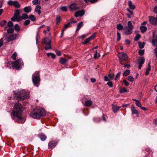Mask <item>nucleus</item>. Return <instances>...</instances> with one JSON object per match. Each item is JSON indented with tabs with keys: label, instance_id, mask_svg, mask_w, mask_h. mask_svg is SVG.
Returning a JSON list of instances; mask_svg holds the SVG:
<instances>
[{
	"label": "nucleus",
	"instance_id": "nucleus-23",
	"mask_svg": "<svg viewBox=\"0 0 157 157\" xmlns=\"http://www.w3.org/2000/svg\"><path fill=\"white\" fill-rule=\"evenodd\" d=\"M128 4L129 7L131 9L134 10L135 9V6L132 4V2L131 1H128Z\"/></svg>",
	"mask_w": 157,
	"mask_h": 157
},
{
	"label": "nucleus",
	"instance_id": "nucleus-41",
	"mask_svg": "<svg viewBox=\"0 0 157 157\" xmlns=\"http://www.w3.org/2000/svg\"><path fill=\"white\" fill-rule=\"evenodd\" d=\"M13 23L11 21H9L8 22L7 26L9 28L12 27L13 26Z\"/></svg>",
	"mask_w": 157,
	"mask_h": 157
},
{
	"label": "nucleus",
	"instance_id": "nucleus-31",
	"mask_svg": "<svg viewBox=\"0 0 157 157\" xmlns=\"http://www.w3.org/2000/svg\"><path fill=\"white\" fill-rule=\"evenodd\" d=\"M133 100L136 101V104L137 106L140 107H141V104L138 100L135 99H133Z\"/></svg>",
	"mask_w": 157,
	"mask_h": 157
},
{
	"label": "nucleus",
	"instance_id": "nucleus-24",
	"mask_svg": "<svg viewBox=\"0 0 157 157\" xmlns=\"http://www.w3.org/2000/svg\"><path fill=\"white\" fill-rule=\"evenodd\" d=\"M121 108V107L117 106L116 105H114L113 107V109L114 112L115 113L117 112Z\"/></svg>",
	"mask_w": 157,
	"mask_h": 157
},
{
	"label": "nucleus",
	"instance_id": "nucleus-58",
	"mask_svg": "<svg viewBox=\"0 0 157 157\" xmlns=\"http://www.w3.org/2000/svg\"><path fill=\"white\" fill-rule=\"evenodd\" d=\"M90 39H89V38H88L86 39L84 42L82 43L84 44H86V43H88L90 40Z\"/></svg>",
	"mask_w": 157,
	"mask_h": 157
},
{
	"label": "nucleus",
	"instance_id": "nucleus-5",
	"mask_svg": "<svg viewBox=\"0 0 157 157\" xmlns=\"http://www.w3.org/2000/svg\"><path fill=\"white\" fill-rule=\"evenodd\" d=\"M23 65V63L21 59H19L13 63L12 67L17 70H19Z\"/></svg>",
	"mask_w": 157,
	"mask_h": 157
},
{
	"label": "nucleus",
	"instance_id": "nucleus-49",
	"mask_svg": "<svg viewBox=\"0 0 157 157\" xmlns=\"http://www.w3.org/2000/svg\"><path fill=\"white\" fill-rule=\"evenodd\" d=\"M107 85L109 86L110 87H112L113 86V83L111 81H110L108 82L107 83Z\"/></svg>",
	"mask_w": 157,
	"mask_h": 157
},
{
	"label": "nucleus",
	"instance_id": "nucleus-21",
	"mask_svg": "<svg viewBox=\"0 0 157 157\" xmlns=\"http://www.w3.org/2000/svg\"><path fill=\"white\" fill-rule=\"evenodd\" d=\"M7 27L5 26V29L6 30H7V32L8 33H13L14 32V29L12 27L9 28V29H7Z\"/></svg>",
	"mask_w": 157,
	"mask_h": 157
},
{
	"label": "nucleus",
	"instance_id": "nucleus-61",
	"mask_svg": "<svg viewBox=\"0 0 157 157\" xmlns=\"http://www.w3.org/2000/svg\"><path fill=\"white\" fill-rule=\"evenodd\" d=\"M154 52L155 56L157 58V47H156L154 50Z\"/></svg>",
	"mask_w": 157,
	"mask_h": 157
},
{
	"label": "nucleus",
	"instance_id": "nucleus-11",
	"mask_svg": "<svg viewBox=\"0 0 157 157\" xmlns=\"http://www.w3.org/2000/svg\"><path fill=\"white\" fill-rule=\"evenodd\" d=\"M19 35L17 34H13L9 36L7 40V41L10 42L11 41L16 39L18 37Z\"/></svg>",
	"mask_w": 157,
	"mask_h": 157
},
{
	"label": "nucleus",
	"instance_id": "nucleus-35",
	"mask_svg": "<svg viewBox=\"0 0 157 157\" xmlns=\"http://www.w3.org/2000/svg\"><path fill=\"white\" fill-rule=\"evenodd\" d=\"M14 29H15L17 31H19L20 30V28L18 24H16L14 26Z\"/></svg>",
	"mask_w": 157,
	"mask_h": 157
},
{
	"label": "nucleus",
	"instance_id": "nucleus-36",
	"mask_svg": "<svg viewBox=\"0 0 157 157\" xmlns=\"http://www.w3.org/2000/svg\"><path fill=\"white\" fill-rule=\"evenodd\" d=\"M6 21L5 20H3L0 22V25L1 27L4 26L6 23Z\"/></svg>",
	"mask_w": 157,
	"mask_h": 157
},
{
	"label": "nucleus",
	"instance_id": "nucleus-57",
	"mask_svg": "<svg viewBox=\"0 0 157 157\" xmlns=\"http://www.w3.org/2000/svg\"><path fill=\"white\" fill-rule=\"evenodd\" d=\"M96 36H95V33H94L93 34H92L91 36H90V37L89 38L90 39V40H92L94 38H95Z\"/></svg>",
	"mask_w": 157,
	"mask_h": 157
},
{
	"label": "nucleus",
	"instance_id": "nucleus-13",
	"mask_svg": "<svg viewBox=\"0 0 157 157\" xmlns=\"http://www.w3.org/2000/svg\"><path fill=\"white\" fill-rule=\"evenodd\" d=\"M20 12L19 10H17L15 11L13 17L11 18V20L13 21H17V18L19 15Z\"/></svg>",
	"mask_w": 157,
	"mask_h": 157
},
{
	"label": "nucleus",
	"instance_id": "nucleus-45",
	"mask_svg": "<svg viewBox=\"0 0 157 157\" xmlns=\"http://www.w3.org/2000/svg\"><path fill=\"white\" fill-rule=\"evenodd\" d=\"M14 2L15 1L9 0L8 2V4L10 6H13V3H14Z\"/></svg>",
	"mask_w": 157,
	"mask_h": 157
},
{
	"label": "nucleus",
	"instance_id": "nucleus-1",
	"mask_svg": "<svg viewBox=\"0 0 157 157\" xmlns=\"http://www.w3.org/2000/svg\"><path fill=\"white\" fill-rule=\"evenodd\" d=\"M23 111V107L19 103H16L14 105L13 110V115L16 118L17 122L23 123L25 121V118L21 116Z\"/></svg>",
	"mask_w": 157,
	"mask_h": 157
},
{
	"label": "nucleus",
	"instance_id": "nucleus-7",
	"mask_svg": "<svg viewBox=\"0 0 157 157\" xmlns=\"http://www.w3.org/2000/svg\"><path fill=\"white\" fill-rule=\"evenodd\" d=\"M118 56L119 58V61L121 63L122 60H126L128 58L127 54L123 52H121L119 54Z\"/></svg>",
	"mask_w": 157,
	"mask_h": 157
},
{
	"label": "nucleus",
	"instance_id": "nucleus-64",
	"mask_svg": "<svg viewBox=\"0 0 157 157\" xmlns=\"http://www.w3.org/2000/svg\"><path fill=\"white\" fill-rule=\"evenodd\" d=\"M154 11L155 13L157 14V6L154 8Z\"/></svg>",
	"mask_w": 157,
	"mask_h": 157
},
{
	"label": "nucleus",
	"instance_id": "nucleus-39",
	"mask_svg": "<svg viewBox=\"0 0 157 157\" xmlns=\"http://www.w3.org/2000/svg\"><path fill=\"white\" fill-rule=\"evenodd\" d=\"M28 18V16L27 14L26 13H24L22 14V18L23 19H25Z\"/></svg>",
	"mask_w": 157,
	"mask_h": 157
},
{
	"label": "nucleus",
	"instance_id": "nucleus-22",
	"mask_svg": "<svg viewBox=\"0 0 157 157\" xmlns=\"http://www.w3.org/2000/svg\"><path fill=\"white\" fill-rule=\"evenodd\" d=\"M40 140L42 141L45 140L47 138L45 134L42 133L40 134Z\"/></svg>",
	"mask_w": 157,
	"mask_h": 157
},
{
	"label": "nucleus",
	"instance_id": "nucleus-33",
	"mask_svg": "<svg viewBox=\"0 0 157 157\" xmlns=\"http://www.w3.org/2000/svg\"><path fill=\"white\" fill-rule=\"evenodd\" d=\"M127 92V90L124 88H121L120 90V92L121 93H124Z\"/></svg>",
	"mask_w": 157,
	"mask_h": 157
},
{
	"label": "nucleus",
	"instance_id": "nucleus-10",
	"mask_svg": "<svg viewBox=\"0 0 157 157\" xmlns=\"http://www.w3.org/2000/svg\"><path fill=\"white\" fill-rule=\"evenodd\" d=\"M155 32L154 31L153 33V38L151 43L153 46L157 47V34L156 36H155Z\"/></svg>",
	"mask_w": 157,
	"mask_h": 157
},
{
	"label": "nucleus",
	"instance_id": "nucleus-47",
	"mask_svg": "<svg viewBox=\"0 0 157 157\" xmlns=\"http://www.w3.org/2000/svg\"><path fill=\"white\" fill-rule=\"evenodd\" d=\"M128 80L129 81L132 82L134 81V78L132 76H129L128 77Z\"/></svg>",
	"mask_w": 157,
	"mask_h": 157
},
{
	"label": "nucleus",
	"instance_id": "nucleus-54",
	"mask_svg": "<svg viewBox=\"0 0 157 157\" xmlns=\"http://www.w3.org/2000/svg\"><path fill=\"white\" fill-rule=\"evenodd\" d=\"M139 54L141 56L144 55V50H140L138 52Z\"/></svg>",
	"mask_w": 157,
	"mask_h": 157
},
{
	"label": "nucleus",
	"instance_id": "nucleus-40",
	"mask_svg": "<svg viewBox=\"0 0 157 157\" xmlns=\"http://www.w3.org/2000/svg\"><path fill=\"white\" fill-rule=\"evenodd\" d=\"M61 10L63 11H66L67 10V8L66 6H63L61 7Z\"/></svg>",
	"mask_w": 157,
	"mask_h": 157
},
{
	"label": "nucleus",
	"instance_id": "nucleus-37",
	"mask_svg": "<svg viewBox=\"0 0 157 157\" xmlns=\"http://www.w3.org/2000/svg\"><path fill=\"white\" fill-rule=\"evenodd\" d=\"M114 74L109 73L108 75V76L111 80H113L114 78Z\"/></svg>",
	"mask_w": 157,
	"mask_h": 157
},
{
	"label": "nucleus",
	"instance_id": "nucleus-26",
	"mask_svg": "<svg viewBox=\"0 0 157 157\" xmlns=\"http://www.w3.org/2000/svg\"><path fill=\"white\" fill-rule=\"evenodd\" d=\"M147 27L144 26H141L140 27V29L143 33H144L147 30Z\"/></svg>",
	"mask_w": 157,
	"mask_h": 157
},
{
	"label": "nucleus",
	"instance_id": "nucleus-43",
	"mask_svg": "<svg viewBox=\"0 0 157 157\" xmlns=\"http://www.w3.org/2000/svg\"><path fill=\"white\" fill-rule=\"evenodd\" d=\"M100 56L99 54H98L97 52H96L95 54L94 55V58L95 59H98Z\"/></svg>",
	"mask_w": 157,
	"mask_h": 157
},
{
	"label": "nucleus",
	"instance_id": "nucleus-20",
	"mask_svg": "<svg viewBox=\"0 0 157 157\" xmlns=\"http://www.w3.org/2000/svg\"><path fill=\"white\" fill-rule=\"evenodd\" d=\"M41 8V7L40 6L37 5L36 6L35 9V11L36 13H37L39 14H40L41 13V11L40 10Z\"/></svg>",
	"mask_w": 157,
	"mask_h": 157
},
{
	"label": "nucleus",
	"instance_id": "nucleus-30",
	"mask_svg": "<svg viewBox=\"0 0 157 157\" xmlns=\"http://www.w3.org/2000/svg\"><path fill=\"white\" fill-rule=\"evenodd\" d=\"M128 26L127 27L130 28V29H133L134 28V27L132 25L131 21H128Z\"/></svg>",
	"mask_w": 157,
	"mask_h": 157
},
{
	"label": "nucleus",
	"instance_id": "nucleus-44",
	"mask_svg": "<svg viewBox=\"0 0 157 157\" xmlns=\"http://www.w3.org/2000/svg\"><path fill=\"white\" fill-rule=\"evenodd\" d=\"M17 56V53L16 52H14L13 54L12 55L11 57L13 59L15 60Z\"/></svg>",
	"mask_w": 157,
	"mask_h": 157
},
{
	"label": "nucleus",
	"instance_id": "nucleus-52",
	"mask_svg": "<svg viewBox=\"0 0 157 157\" xmlns=\"http://www.w3.org/2000/svg\"><path fill=\"white\" fill-rule=\"evenodd\" d=\"M101 119L100 118L97 117L94 119V121L95 122H98L101 121Z\"/></svg>",
	"mask_w": 157,
	"mask_h": 157
},
{
	"label": "nucleus",
	"instance_id": "nucleus-9",
	"mask_svg": "<svg viewBox=\"0 0 157 157\" xmlns=\"http://www.w3.org/2000/svg\"><path fill=\"white\" fill-rule=\"evenodd\" d=\"M69 8L71 11H73L79 9L80 7L78 6L76 3H73L70 5Z\"/></svg>",
	"mask_w": 157,
	"mask_h": 157
},
{
	"label": "nucleus",
	"instance_id": "nucleus-25",
	"mask_svg": "<svg viewBox=\"0 0 157 157\" xmlns=\"http://www.w3.org/2000/svg\"><path fill=\"white\" fill-rule=\"evenodd\" d=\"M83 25V22H81L78 23V25L77 28L76 29V31H78L80 28Z\"/></svg>",
	"mask_w": 157,
	"mask_h": 157
},
{
	"label": "nucleus",
	"instance_id": "nucleus-38",
	"mask_svg": "<svg viewBox=\"0 0 157 157\" xmlns=\"http://www.w3.org/2000/svg\"><path fill=\"white\" fill-rule=\"evenodd\" d=\"M139 47L140 48H143L145 44L144 43H142L141 42H139Z\"/></svg>",
	"mask_w": 157,
	"mask_h": 157
},
{
	"label": "nucleus",
	"instance_id": "nucleus-59",
	"mask_svg": "<svg viewBox=\"0 0 157 157\" xmlns=\"http://www.w3.org/2000/svg\"><path fill=\"white\" fill-rule=\"evenodd\" d=\"M70 24H71L70 22H68L67 23V24H65L64 26V29H66L68 27H69L70 25Z\"/></svg>",
	"mask_w": 157,
	"mask_h": 157
},
{
	"label": "nucleus",
	"instance_id": "nucleus-17",
	"mask_svg": "<svg viewBox=\"0 0 157 157\" xmlns=\"http://www.w3.org/2000/svg\"><path fill=\"white\" fill-rule=\"evenodd\" d=\"M92 104L93 102L91 100H86L85 101L84 105L86 106H90Z\"/></svg>",
	"mask_w": 157,
	"mask_h": 157
},
{
	"label": "nucleus",
	"instance_id": "nucleus-27",
	"mask_svg": "<svg viewBox=\"0 0 157 157\" xmlns=\"http://www.w3.org/2000/svg\"><path fill=\"white\" fill-rule=\"evenodd\" d=\"M13 6L16 8H19L20 7V4L18 2L16 1H15Z\"/></svg>",
	"mask_w": 157,
	"mask_h": 157
},
{
	"label": "nucleus",
	"instance_id": "nucleus-51",
	"mask_svg": "<svg viewBox=\"0 0 157 157\" xmlns=\"http://www.w3.org/2000/svg\"><path fill=\"white\" fill-rule=\"evenodd\" d=\"M140 34H138L136 35V37L135 38L134 40L135 41L138 40L140 38Z\"/></svg>",
	"mask_w": 157,
	"mask_h": 157
},
{
	"label": "nucleus",
	"instance_id": "nucleus-50",
	"mask_svg": "<svg viewBox=\"0 0 157 157\" xmlns=\"http://www.w3.org/2000/svg\"><path fill=\"white\" fill-rule=\"evenodd\" d=\"M117 41H119L120 40L121 38V34L119 32H117Z\"/></svg>",
	"mask_w": 157,
	"mask_h": 157
},
{
	"label": "nucleus",
	"instance_id": "nucleus-34",
	"mask_svg": "<svg viewBox=\"0 0 157 157\" xmlns=\"http://www.w3.org/2000/svg\"><path fill=\"white\" fill-rule=\"evenodd\" d=\"M66 59L62 58L60 60V63L62 64L65 63L67 62Z\"/></svg>",
	"mask_w": 157,
	"mask_h": 157
},
{
	"label": "nucleus",
	"instance_id": "nucleus-4",
	"mask_svg": "<svg viewBox=\"0 0 157 157\" xmlns=\"http://www.w3.org/2000/svg\"><path fill=\"white\" fill-rule=\"evenodd\" d=\"M40 72L36 71L33 75L32 79L33 84L36 86H38V84L40 81Z\"/></svg>",
	"mask_w": 157,
	"mask_h": 157
},
{
	"label": "nucleus",
	"instance_id": "nucleus-6",
	"mask_svg": "<svg viewBox=\"0 0 157 157\" xmlns=\"http://www.w3.org/2000/svg\"><path fill=\"white\" fill-rule=\"evenodd\" d=\"M44 42L45 44L44 47L45 50H47L51 48V41L50 40L47 38H44Z\"/></svg>",
	"mask_w": 157,
	"mask_h": 157
},
{
	"label": "nucleus",
	"instance_id": "nucleus-53",
	"mask_svg": "<svg viewBox=\"0 0 157 157\" xmlns=\"http://www.w3.org/2000/svg\"><path fill=\"white\" fill-rule=\"evenodd\" d=\"M56 24H58V23L61 21V18L60 17H57L56 18Z\"/></svg>",
	"mask_w": 157,
	"mask_h": 157
},
{
	"label": "nucleus",
	"instance_id": "nucleus-42",
	"mask_svg": "<svg viewBox=\"0 0 157 157\" xmlns=\"http://www.w3.org/2000/svg\"><path fill=\"white\" fill-rule=\"evenodd\" d=\"M121 72H118V73H117V74H116V77H115V81H117V79L118 78H119L120 77V75H121Z\"/></svg>",
	"mask_w": 157,
	"mask_h": 157
},
{
	"label": "nucleus",
	"instance_id": "nucleus-55",
	"mask_svg": "<svg viewBox=\"0 0 157 157\" xmlns=\"http://www.w3.org/2000/svg\"><path fill=\"white\" fill-rule=\"evenodd\" d=\"M39 1L38 0H33L32 1L33 4L34 5H36L38 4Z\"/></svg>",
	"mask_w": 157,
	"mask_h": 157
},
{
	"label": "nucleus",
	"instance_id": "nucleus-19",
	"mask_svg": "<svg viewBox=\"0 0 157 157\" xmlns=\"http://www.w3.org/2000/svg\"><path fill=\"white\" fill-rule=\"evenodd\" d=\"M24 10L26 13H29L31 11V7L30 6H26L24 8Z\"/></svg>",
	"mask_w": 157,
	"mask_h": 157
},
{
	"label": "nucleus",
	"instance_id": "nucleus-15",
	"mask_svg": "<svg viewBox=\"0 0 157 157\" xmlns=\"http://www.w3.org/2000/svg\"><path fill=\"white\" fill-rule=\"evenodd\" d=\"M150 22L152 25H157V17L155 18L153 17H150L149 18Z\"/></svg>",
	"mask_w": 157,
	"mask_h": 157
},
{
	"label": "nucleus",
	"instance_id": "nucleus-14",
	"mask_svg": "<svg viewBox=\"0 0 157 157\" xmlns=\"http://www.w3.org/2000/svg\"><path fill=\"white\" fill-rule=\"evenodd\" d=\"M85 13V11L84 10H79L75 13V16L76 17H82L84 14Z\"/></svg>",
	"mask_w": 157,
	"mask_h": 157
},
{
	"label": "nucleus",
	"instance_id": "nucleus-2",
	"mask_svg": "<svg viewBox=\"0 0 157 157\" xmlns=\"http://www.w3.org/2000/svg\"><path fill=\"white\" fill-rule=\"evenodd\" d=\"M14 98L15 99L20 101L25 99H27L29 98V94L25 90H22L21 91H14Z\"/></svg>",
	"mask_w": 157,
	"mask_h": 157
},
{
	"label": "nucleus",
	"instance_id": "nucleus-56",
	"mask_svg": "<svg viewBox=\"0 0 157 157\" xmlns=\"http://www.w3.org/2000/svg\"><path fill=\"white\" fill-rule=\"evenodd\" d=\"M30 23V21L29 20H26L24 23V25H27L29 24Z\"/></svg>",
	"mask_w": 157,
	"mask_h": 157
},
{
	"label": "nucleus",
	"instance_id": "nucleus-8",
	"mask_svg": "<svg viewBox=\"0 0 157 157\" xmlns=\"http://www.w3.org/2000/svg\"><path fill=\"white\" fill-rule=\"evenodd\" d=\"M58 141L57 140H52L49 142L48 144L49 148L52 149L55 147L57 144Z\"/></svg>",
	"mask_w": 157,
	"mask_h": 157
},
{
	"label": "nucleus",
	"instance_id": "nucleus-29",
	"mask_svg": "<svg viewBox=\"0 0 157 157\" xmlns=\"http://www.w3.org/2000/svg\"><path fill=\"white\" fill-rule=\"evenodd\" d=\"M130 73V71L129 70H126L123 73V75L124 76H127Z\"/></svg>",
	"mask_w": 157,
	"mask_h": 157
},
{
	"label": "nucleus",
	"instance_id": "nucleus-63",
	"mask_svg": "<svg viewBox=\"0 0 157 157\" xmlns=\"http://www.w3.org/2000/svg\"><path fill=\"white\" fill-rule=\"evenodd\" d=\"M104 79H105V81H108L109 82V81H110L109 78L106 76H104Z\"/></svg>",
	"mask_w": 157,
	"mask_h": 157
},
{
	"label": "nucleus",
	"instance_id": "nucleus-46",
	"mask_svg": "<svg viewBox=\"0 0 157 157\" xmlns=\"http://www.w3.org/2000/svg\"><path fill=\"white\" fill-rule=\"evenodd\" d=\"M151 68L150 67H147L146 69V71L145 72V74L146 75H147L149 74V71L151 70Z\"/></svg>",
	"mask_w": 157,
	"mask_h": 157
},
{
	"label": "nucleus",
	"instance_id": "nucleus-3",
	"mask_svg": "<svg viewBox=\"0 0 157 157\" xmlns=\"http://www.w3.org/2000/svg\"><path fill=\"white\" fill-rule=\"evenodd\" d=\"M46 112L43 109L37 108L34 109L30 114L31 117L35 119H37L45 115Z\"/></svg>",
	"mask_w": 157,
	"mask_h": 157
},
{
	"label": "nucleus",
	"instance_id": "nucleus-16",
	"mask_svg": "<svg viewBox=\"0 0 157 157\" xmlns=\"http://www.w3.org/2000/svg\"><path fill=\"white\" fill-rule=\"evenodd\" d=\"M124 30L125 31V33L126 35L131 34L132 32V29H130V28L128 27L127 26L125 27L124 29Z\"/></svg>",
	"mask_w": 157,
	"mask_h": 157
},
{
	"label": "nucleus",
	"instance_id": "nucleus-62",
	"mask_svg": "<svg viewBox=\"0 0 157 157\" xmlns=\"http://www.w3.org/2000/svg\"><path fill=\"white\" fill-rule=\"evenodd\" d=\"M3 38H1L0 40V48L3 44Z\"/></svg>",
	"mask_w": 157,
	"mask_h": 157
},
{
	"label": "nucleus",
	"instance_id": "nucleus-12",
	"mask_svg": "<svg viewBox=\"0 0 157 157\" xmlns=\"http://www.w3.org/2000/svg\"><path fill=\"white\" fill-rule=\"evenodd\" d=\"M145 60L144 58L143 57H140L137 59V64H139V68L140 69H141L142 64L144 63Z\"/></svg>",
	"mask_w": 157,
	"mask_h": 157
},
{
	"label": "nucleus",
	"instance_id": "nucleus-48",
	"mask_svg": "<svg viewBox=\"0 0 157 157\" xmlns=\"http://www.w3.org/2000/svg\"><path fill=\"white\" fill-rule=\"evenodd\" d=\"M123 82L126 86H128L129 85L128 82L126 80H123Z\"/></svg>",
	"mask_w": 157,
	"mask_h": 157
},
{
	"label": "nucleus",
	"instance_id": "nucleus-32",
	"mask_svg": "<svg viewBox=\"0 0 157 157\" xmlns=\"http://www.w3.org/2000/svg\"><path fill=\"white\" fill-rule=\"evenodd\" d=\"M29 18L32 21H34L36 19L35 16L33 15H30L29 16Z\"/></svg>",
	"mask_w": 157,
	"mask_h": 157
},
{
	"label": "nucleus",
	"instance_id": "nucleus-60",
	"mask_svg": "<svg viewBox=\"0 0 157 157\" xmlns=\"http://www.w3.org/2000/svg\"><path fill=\"white\" fill-rule=\"evenodd\" d=\"M56 52L57 56H60L61 55V53L60 51L58 50H56Z\"/></svg>",
	"mask_w": 157,
	"mask_h": 157
},
{
	"label": "nucleus",
	"instance_id": "nucleus-18",
	"mask_svg": "<svg viewBox=\"0 0 157 157\" xmlns=\"http://www.w3.org/2000/svg\"><path fill=\"white\" fill-rule=\"evenodd\" d=\"M131 109L132 114H138V111L135 109V106L134 105H132Z\"/></svg>",
	"mask_w": 157,
	"mask_h": 157
},
{
	"label": "nucleus",
	"instance_id": "nucleus-28",
	"mask_svg": "<svg viewBox=\"0 0 157 157\" xmlns=\"http://www.w3.org/2000/svg\"><path fill=\"white\" fill-rule=\"evenodd\" d=\"M117 29L119 30H121L122 29H124V28L123 26L120 24H119L117 25Z\"/></svg>",
	"mask_w": 157,
	"mask_h": 157
}]
</instances>
